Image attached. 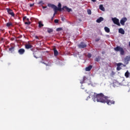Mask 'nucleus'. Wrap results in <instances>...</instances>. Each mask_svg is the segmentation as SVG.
<instances>
[{
  "label": "nucleus",
  "instance_id": "obj_1",
  "mask_svg": "<svg viewBox=\"0 0 130 130\" xmlns=\"http://www.w3.org/2000/svg\"><path fill=\"white\" fill-rule=\"evenodd\" d=\"M48 6L49 7L51 8L52 9H54L55 11H59V12L66 11V12H68V13H70V12L72 11V9L71 8H69V7H68L66 6H63L61 8V4L60 3L58 5V8H57L54 4H48Z\"/></svg>",
  "mask_w": 130,
  "mask_h": 130
},
{
  "label": "nucleus",
  "instance_id": "obj_2",
  "mask_svg": "<svg viewBox=\"0 0 130 130\" xmlns=\"http://www.w3.org/2000/svg\"><path fill=\"white\" fill-rule=\"evenodd\" d=\"M91 98L94 102L97 101L98 102L105 103V101L107 96H105L103 93H99L98 94H97L94 92V94H93V95H91Z\"/></svg>",
  "mask_w": 130,
  "mask_h": 130
},
{
  "label": "nucleus",
  "instance_id": "obj_3",
  "mask_svg": "<svg viewBox=\"0 0 130 130\" xmlns=\"http://www.w3.org/2000/svg\"><path fill=\"white\" fill-rule=\"evenodd\" d=\"M114 50L116 52L119 51L121 55H124V50H123V48L121 47L120 46H118L114 48Z\"/></svg>",
  "mask_w": 130,
  "mask_h": 130
},
{
  "label": "nucleus",
  "instance_id": "obj_4",
  "mask_svg": "<svg viewBox=\"0 0 130 130\" xmlns=\"http://www.w3.org/2000/svg\"><path fill=\"white\" fill-rule=\"evenodd\" d=\"M112 20L115 24H116L119 26H120V23L119 22V20L118 18H117L116 17L112 18Z\"/></svg>",
  "mask_w": 130,
  "mask_h": 130
},
{
  "label": "nucleus",
  "instance_id": "obj_5",
  "mask_svg": "<svg viewBox=\"0 0 130 130\" xmlns=\"http://www.w3.org/2000/svg\"><path fill=\"white\" fill-rule=\"evenodd\" d=\"M6 10H7V11L9 15L13 17H14L15 13L13 12V11L12 9H11L10 8H7Z\"/></svg>",
  "mask_w": 130,
  "mask_h": 130
},
{
  "label": "nucleus",
  "instance_id": "obj_6",
  "mask_svg": "<svg viewBox=\"0 0 130 130\" xmlns=\"http://www.w3.org/2000/svg\"><path fill=\"white\" fill-rule=\"evenodd\" d=\"M108 98L107 96L105 100V103H107L108 105H112L113 104H115L114 101H110V100H108Z\"/></svg>",
  "mask_w": 130,
  "mask_h": 130
},
{
  "label": "nucleus",
  "instance_id": "obj_7",
  "mask_svg": "<svg viewBox=\"0 0 130 130\" xmlns=\"http://www.w3.org/2000/svg\"><path fill=\"white\" fill-rule=\"evenodd\" d=\"M78 46L80 49H82L86 48L87 45L84 42H81L80 44L78 45Z\"/></svg>",
  "mask_w": 130,
  "mask_h": 130
},
{
  "label": "nucleus",
  "instance_id": "obj_8",
  "mask_svg": "<svg viewBox=\"0 0 130 130\" xmlns=\"http://www.w3.org/2000/svg\"><path fill=\"white\" fill-rule=\"evenodd\" d=\"M127 21V18L126 17L122 18L120 20V23L122 26L125 25V22Z\"/></svg>",
  "mask_w": 130,
  "mask_h": 130
},
{
  "label": "nucleus",
  "instance_id": "obj_9",
  "mask_svg": "<svg viewBox=\"0 0 130 130\" xmlns=\"http://www.w3.org/2000/svg\"><path fill=\"white\" fill-rule=\"evenodd\" d=\"M18 53L20 54V55H23L24 54V52H25V49H23V48H21V49H19L18 50Z\"/></svg>",
  "mask_w": 130,
  "mask_h": 130
},
{
  "label": "nucleus",
  "instance_id": "obj_10",
  "mask_svg": "<svg viewBox=\"0 0 130 130\" xmlns=\"http://www.w3.org/2000/svg\"><path fill=\"white\" fill-rule=\"evenodd\" d=\"M122 65H123V63L122 62H119L117 63V70L119 71L121 70V68L120 67V66H121Z\"/></svg>",
  "mask_w": 130,
  "mask_h": 130
},
{
  "label": "nucleus",
  "instance_id": "obj_11",
  "mask_svg": "<svg viewBox=\"0 0 130 130\" xmlns=\"http://www.w3.org/2000/svg\"><path fill=\"white\" fill-rule=\"evenodd\" d=\"M32 48V45L29 44H26L25 45V48L26 49H31Z\"/></svg>",
  "mask_w": 130,
  "mask_h": 130
},
{
  "label": "nucleus",
  "instance_id": "obj_12",
  "mask_svg": "<svg viewBox=\"0 0 130 130\" xmlns=\"http://www.w3.org/2000/svg\"><path fill=\"white\" fill-rule=\"evenodd\" d=\"M129 61H130V56H126L125 58V62L126 63V64L128 63Z\"/></svg>",
  "mask_w": 130,
  "mask_h": 130
},
{
  "label": "nucleus",
  "instance_id": "obj_13",
  "mask_svg": "<svg viewBox=\"0 0 130 130\" xmlns=\"http://www.w3.org/2000/svg\"><path fill=\"white\" fill-rule=\"evenodd\" d=\"M54 51V55L55 56H57L58 55V51L57 49H56V48H53Z\"/></svg>",
  "mask_w": 130,
  "mask_h": 130
},
{
  "label": "nucleus",
  "instance_id": "obj_14",
  "mask_svg": "<svg viewBox=\"0 0 130 130\" xmlns=\"http://www.w3.org/2000/svg\"><path fill=\"white\" fill-rule=\"evenodd\" d=\"M92 68V66L90 65L88 67H86L85 69L86 71H90Z\"/></svg>",
  "mask_w": 130,
  "mask_h": 130
},
{
  "label": "nucleus",
  "instance_id": "obj_15",
  "mask_svg": "<svg viewBox=\"0 0 130 130\" xmlns=\"http://www.w3.org/2000/svg\"><path fill=\"white\" fill-rule=\"evenodd\" d=\"M119 32L122 35H124L125 31L123 28H120L119 29Z\"/></svg>",
  "mask_w": 130,
  "mask_h": 130
},
{
  "label": "nucleus",
  "instance_id": "obj_16",
  "mask_svg": "<svg viewBox=\"0 0 130 130\" xmlns=\"http://www.w3.org/2000/svg\"><path fill=\"white\" fill-rule=\"evenodd\" d=\"M104 20V18L102 17H100L97 19L96 22L99 23H101L102 21Z\"/></svg>",
  "mask_w": 130,
  "mask_h": 130
},
{
  "label": "nucleus",
  "instance_id": "obj_17",
  "mask_svg": "<svg viewBox=\"0 0 130 130\" xmlns=\"http://www.w3.org/2000/svg\"><path fill=\"white\" fill-rule=\"evenodd\" d=\"M87 79V78H86V77L84 76L83 77V80L80 81L81 84H83V83H85V81H86Z\"/></svg>",
  "mask_w": 130,
  "mask_h": 130
},
{
  "label": "nucleus",
  "instance_id": "obj_18",
  "mask_svg": "<svg viewBox=\"0 0 130 130\" xmlns=\"http://www.w3.org/2000/svg\"><path fill=\"white\" fill-rule=\"evenodd\" d=\"M101 59V57L100 56H99L98 57H96L95 59V61L96 62H99L100 61Z\"/></svg>",
  "mask_w": 130,
  "mask_h": 130
},
{
  "label": "nucleus",
  "instance_id": "obj_19",
  "mask_svg": "<svg viewBox=\"0 0 130 130\" xmlns=\"http://www.w3.org/2000/svg\"><path fill=\"white\" fill-rule=\"evenodd\" d=\"M13 25L12 23L11 22H9L7 23L6 26L8 27H10Z\"/></svg>",
  "mask_w": 130,
  "mask_h": 130
},
{
  "label": "nucleus",
  "instance_id": "obj_20",
  "mask_svg": "<svg viewBox=\"0 0 130 130\" xmlns=\"http://www.w3.org/2000/svg\"><path fill=\"white\" fill-rule=\"evenodd\" d=\"M105 30L106 31V32L109 33L110 32V28L107 26L105 27Z\"/></svg>",
  "mask_w": 130,
  "mask_h": 130
},
{
  "label": "nucleus",
  "instance_id": "obj_21",
  "mask_svg": "<svg viewBox=\"0 0 130 130\" xmlns=\"http://www.w3.org/2000/svg\"><path fill=\"white\" fill-rule=\"evenodd\" d=\"M129 73L128 71H127L125 73V76L126 78H129Z\"/></svg>",
  "mask_w": 130,
  "mask_h": 130
},
{
  "label": "nucleus",
  "instance_id": "obj_22",
  "mask_svg": "<svg viewBox=\"0 0 130 130\" xmlns=\"http://www.w3.org/2000/svg\"><path fill=\"white\" fill-rule=\"evenodd\" d=\"M100 9L102 11H105V8L104 7H103V5H100Z\"/></svg>",
  "mask_w": 130,
  "mask_h": 130
},
{
  "label": "nucleus",
  "instance_id": "obj_23",
  "mask_svg": "<svg viewBox=\"0 0 130 130\" xmlns=\"http://www.w3.org/2000/svg\"><path fill=\"white\" fill-rule=\"evenodd\" d=\"M44 26V24L42 23L41 21L39 22V27L41 28Z\"/></svg>",
  "mask_w": 130,
  "mask_h": 130
},
{
  "label": "nucleus",
  "instance_id": "obj_24",
  "mask_svg": "<svg viewBox=\"0 0 130 130\" xmlns=\"http://www.w3.org/2000/svg\"><path fill=\"white\" fill-rule=\"evenodd\" d=\"M47 31L49 34H50L53 32V29L52 28H48Z\"/></svg>",
  "mask_w": 130,
  "mask_h": 130
},
{
  "label": "nucleus",
  "instance_id": "obj_25",
  "mask_svg": "<svg viewBox=\"0 0 130 130\" xmlns=\"http://www.w3.org/2000/svg\"><path fill=\"white\" fill-rule=\"evenodd\" d=\"M34 54V56L36 58H38V57H37L36 55L38 54V52H35L33 53Z\"/></svg>",
  "mask_w": 130,
  "mask_h": 130
},
{
  "label": "nucleus",
  "instance_id": "obj_26",
  "mask_svg": "<svg viewBox=\"0 0 130 130\" xmlns=\"http://www.w3.org/2000/svg\"><path fill=\"white\" fill-rule=\"evenodd\" d=\"M61 30H62V27H58V28H57L56 29L57 31H60Z\"/></svg>",
  "mask_w": 130,
  "mask_h": 130
},
{
  "label": "nucleus",
  "instance_id": "obj_27",
  "mask_svg": "<svg viewBox=\"0 0 130 130\" xmlns=\"http://www.w3.org/2000/svg\"><path fill=\"white\" fill-rule=\"evenodd\" d=\"M14 48L13 47H12L9 49V51L11 52L14 51Z\"/></svg>",
  "mask_w": 130,
  "mask_h": 130
},
{
  "label": "nucleus",
  "instance_id": "obj_28",
  "mask_svg": "<svg viewBox=\"0 0 130 130\" xmlns=\"http://www.w3.org/2000/svg\"><path fill=\"white\" fill-rule=\"evenodd\" d=\"M53 9L54 10V13L53 14V16H54L55 15V14H56V13H57V12L58 11V10H55L54 8H53Z\"/></svg>",
  "mask_w": 130,
  "mask_h": 130
},
{
  "label": "nucleus",
  "instance_id": "obj_29",
  "mask_svg": "<svg viewBox=\"0 0 130 130\" xmlns=\"http://www.w3.org/2000/svg\"><path fill=\"white\" fill-rule=\"evenodd\" d=\"M87 13L88 15H91V11L90 9L87 10Z\"/></svg>",
  "mask_w": 130,
  "mask_h": 130
},
{
  "label": "nucleus",
  "instance_id": "obj_30",
  "mask_svg": "<svg viewBox=\"0 0 130 130\" xmlns=\"http://www.w3.org/2000/svg\"><path fill=\"white\" fill-rule=\"evenodd\" d=\"M31 24V22L30 21H28V22H25V24L26 25H30Z\"/></svg>",
  "mask_w": 130,
  "mask_h": 130
},
{
  "label": "nucleus",
  "instance_id": "obj_31",
  "mask_svg": "<svg viewBox=\"0 0 130 130\" xmlns=\"http://www.w3.org/2000/svg\"><path fill=\"white\" fill-rule=\"evenodd\" d=\"M38 4V5H40V4L44 5V3L42 1L39 2Z\"/></svg>",
  "mask_w": 130,
  "mask_h": 130
},
{
  "label": "nucleus",
  "instance_id": "obj_32",
  "mask_svg": "<svg viewBox=\"0 0 130 130\" xmlns=\"http://www.w3.org/2000/svg\"><path fill=\"white\" fill-rule=\"evenodd\" d=\"M54 23H58V19H55L54 20Z\"/></svg>",
  "mask_w": 130,
  "mask_h": 130
},
{
  "label": "nucleus",
  "instance_id": "obj_33",
  "mask_svg": "<svg viewBox=\"0 0 130 130\" xmlns=\"http://www.w3.org/2000/svg\"><path fill=\"white\" fill-rule=\"evenodd\" d=\"M100 40V38H97V39H95V42H99Z\"/></svg>",
  "mask_w": 130,
  "mask_h": 130
},
{
  "label": "nucleus",
  "instance_id": "obj_34",
  "mask_svg": "<svg viewBox=\"0 0 130 130\" xmlns=\"http://www.w3.org/2000/svg\"><path fill=\"white\" fill-rule=\"evenodd\" d=\"M88 57L89 58H91V54L90 53H88Z\"/></svg>",
  "mask_w": 130,
  "mask_h": 130
},
{
  "label": "nucleus",
  "instance_id": "obj_35",
  "mask_svg": "<svg viewBox=\"0 0 130 130\" xmlns=\"http://www.w3.org/2000/svg\"><path fill=\"white\" fill-rule=\"evenodd\" d=\"M34 4H30V8H32V7H34Z\"/></svg>",
  "mask_w": 130,
  "mask_h": 130
},
{
  "label": "nucleus",
  "instance_id": "obj_36",
  "mask_svg": "<svg viewBox=\"0 0 130 130\" xmlns=\"http://www.w3.org/2000/svg\"><path fill=\"white\" fill-rule=\"evenodd\" d=\"M42 8L43 9H46L47 8V6H43Z\"/></svg>",
  "mask_w": 130,
  "mask_h": 130
},
{
  "label": "nucleus",
  "instance_id": "obj_37",
  "mask_svg": "<svg viewBox=\"0 0 130 130\" xmlns=\"http://www.w3.org/2000/svg\"><path fill=\"white\" fill-rule=\"evenodd\" d=\"M23 20L26 19V16L23 17Z\"/></svg>",
  "mask_w": 130,
  "mask_h": 130
},
{
  "label": "nucleus",
  "instance_id": "obj_38",
  "mask_svg": "<svg viewBox=\"0 0 130 130\" xmlns=\"http://www.w3.org/2000/svg\"><path fill=\"white\" fill-rule=\"evenodd\" d=\"M91 1L93 3H95L96 2V0H91Z\"/></svg>",
  "mask_w": 130,
  "mask_h": 130
},
{
  "label": "nucleus",
  "instance_id": "obj_39",
  "mask_svg": "<svg viewBox=\"0 0 130 130\" xmlns=\"http://www.w3.org/2000/svg\"><path fill=\"white\" fill-rule=\"evenodd\" d=\"M43 63H44V64H45L46 66H48V64L47 63H45V62H43Z\"/></svg>",
  "mask_w": 130,
  "mask_h": 130
},
{
  "label": "nucleus",
  "instance_id": "obj_40",
  "mask_svg": "<svg viewBox=\"0 0 130 130\" xmlns=\"http://www.w3.org/2000/svg\"><path fill=\"white\" fill-rule=\"evenodd\" d=\"M122 66H123L124 67H126V64H122Z\"/></svg>",
  "mask_w": 130,
  "mask_h": 130
},
{
  "label": "nucleus",
  "instance_id": "obj_41",
  "mask_svg": "<svg viewBox=\"0 0 130 130\" xmlns=\"http://www.w3.org/2000/svg\"><path fill=\"white\" fill-rule=\"evenodd\" d=\"M26 20H27V21L29 22V18H26Z\"/></svg>",
  "mask_w": 130,
  "mask_h": 130
},
{
  "label": "nucleus",
  "instance_id": "obj_42",
  "mask_svg": "<svg viewBox=\"0 0 130 130\" xmlns=\"http://www.w3.org/2000/svg\"><path fill=\"white\" fill-rule=\"evenodd\" d=\"M105 53V51H103L102 54H104Z\"/></svg>",
  "mask_w": 130,
  "mask_h": 130
},
{
  "label": "nucleus",
  "instance_id": "obj_43",
  "mask_svg": "<svg viewBox=\"0 0 130 130\" xmlns=\"http://www.w3.org/2000/svg\"><path fill=\"white\" fill-rule=\"evenodd\" d=\"M36 39H38V36H36Z\"/></svg>",
  "mask_w": 130,
  "mask_h": 130
},
{
  "label": "nucleus",
  "instance_id": "obj_44",
  "mask_svg": "<svg viewBox=\"0 0 130 130\" xmlns=\"http://www.w3.org/2000/svg\"><path fill=\"white\" fill-rule=\"evenodd\" d=\"M129 46H130V42H129Z\"/></svg>",
  "mask_w": 130,
  "mask_h": 130
},
{
  "label": "nucleus",
  "instance_id": "obj_45",
  "mask_svg": "<svg viewBox=\"0 0 130 130\" xmlns=\"http://www.w3.org/2000/svg\"><path fill=\"white\" fill-rule=\"evenodd\" d=\"M90 96H91V95H89V96H88V98H90Z\"/></svg>",
  "mask_w": 130,
  "mask_h": 130
}]
</instances>
